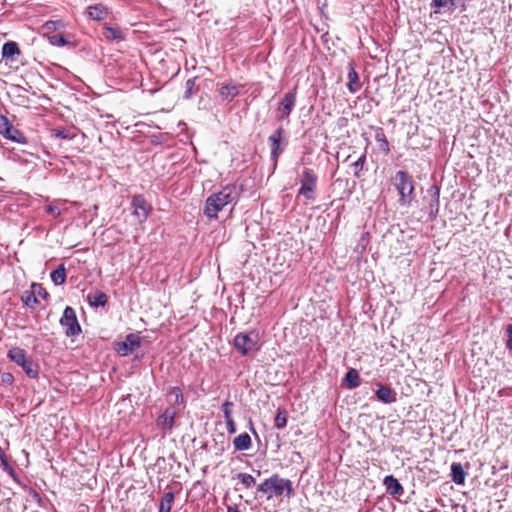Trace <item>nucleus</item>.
<instances>
[{"label": "nucleus", "instance_id": "f257e3e1", "mask_svg": "<svg viewBox=\"0 0 512 512\" xmlns=\"http://www.w3.org/2000/svg\"><path fill=\"white\" fill-rule=\"evenodd\" d=\"M239 196L240 188L235 184H228L206 199L203 214L209 219H216L218 212L229 204L235 205Z\"/></svg>", "mask_w": 512, "mask_h": 512}, {"label": "nucleus", "instance_id": "f03ea898", "mask_svg": "<svg viewBox=\"0 0 512 512\" xmlns=\"http://www.w3.org/2000/svg\"><path fill=\"white\" fill-rule=\"evenodd\" d=\"M256 493L266 495L267 500H270L283 495L290 497L294 494V488L291 480L275 473L257 486Z\"/></svg>", "mask_w": 512, "mask_h": 512}, {"label": "nucleus", "instance_id": "7ed1b4c3", "mask_svg": "<svg viewBox=\"0 0 512 512\" xmlns=\"http://www.w3.org/2000/svg\"><path fill=\"white\" fill-rule=\"evenodd\" d=\"M393 185L399 195V205L409 207L415 198L413 177L407 171L399 170L393 177Z\"/></svg>", "mask_w": 512, "mask_h": 512}, {"label": "nucleus", "instance_id": "20e7f679", "mask_svg": "<svg viewBox=\"0 0 512 512\" xmlns=\"http://www.w3.org/2000/svg\"><path fill=\"white\" fill-rule=\"evenodd\" d=\"M259 340L258 332L254 330L240 332L234 337L233 347L241 356H253L261 349Z\"/></svg>", "mask_w": 512, "mask_h": 512}, {"label": "nucleus", "instance_id": "39448f33", "mask_svg": "<svg viewBox=\"0 0 512 512\" xmlns=\"http://www.w3.org/2000/svg\"><path fill=\"white\" fill-rule=\"evenodd\" d=\"M7 358L21 367L26 376L30 379H37L39 376V365L28 356L26 350L18 346L11 347L7 352Z\"/></svg>", "mask_w": 512, "mask_h": 512}, {"label": "nucleus", "instance_id": "423d86ee", "mask_svg": "<svg viewBox=\"0 0 512 512\" xmlns=\"http://www.w3.org/2000/svg\"><path fill=\"white\" fill-rule=\"evenodd\" d=\"M318 177L312 169L305 168L302 171L300 188L298 195L303 196L307 200H315V191L317 188Z\"/></svg>", "mask_w": 512, "mask_h": 512}, {"label": "nucleus", "instance_id": "0eeeda50", "mask_svg": "<svg viewBox=\"0 0 512 512\" xmlns=\"http://www.w3.org/2000/svg\"><path fill=\"white\" fill-rule=\"evenodd\" d=\"M59 322L60 325L65 329V335L67 337L78 336L82 331L76 316V312L70 306L65 307Z\"/></svg>", "mask_w": 512, "mask_h": 512}, {"label": "nucleus", "instance_id": "6e6552de", "mask_svg": "<svg viewBox=\"0 0 512 512\" xmlns=\"http://www.w3.org/2000/svg\"><path fill=\"white\" fill-rule=\"evenodd\" d=\"M297 86L286 92L278 107L277 119L279 121L288 119L296 105Z\"/></svg>", "mask_w": 512, "mask_h": 512}, {"label": "nucleus", "instance_id": "1a4fd4ad", "mask_svg": "<svg viewBox=\"0 0 512 512\" xmlns=\"http://www.w3.org/2000/svg\"><path fill=\"white\" fill-rule=\"evenodd\" d=\"M131 207L133 208V215L140 223L145 222L152 211L151 205L141 194L132 197Z\"/></svg>", "mask_w": 512, "mask_h": 512}, {"label": "nucleus", "instance_id": "9d476101", "mask_svg": "<svg viewBox=\"0 0 512 512\" xmlns=\"http://www.w3.org/2000/svg\"><path fill=\"white\" fill-rule=\"evenodd\" d=\"M0 134L6 139L16 143L25 142L23 134L11 124L6 116L2 114H0Z\"/></svg>", "mask_w": 512, "mask_h": 512}, {"label": "nucleus", "instance_id": "9b49d317", "mask_svg": "<svg viewBox=\"0 0 512 512\" xmlns=\"http://www.w3.org/2000/svg\"><path fill=\"white\" fill-rule=\"evenodd\" d=\"M285 140V130L282 126L278 127L269 137L271 145V159L276 163L277 158L283 153L284 147L281 142Z\"/></svg>", "mask_w": 512, "mask_h": 512}, {"label": "nucleus", "instance_id": "f8f14e48", "mask_svg": "<svg viewBox=\"0 0 512 512\" xmlns=\"http://www.w3.org/2000/svg\"><path fill=\"white\" fill-rule=\"evenodd\" d=\"M427 193L429 195V203H428V215L429 220L434 221L439 213L440 208V187L436 184L432 185Z\"/></svg>", "mask_w": 512, "mask_h": 512}, {"label": "nucleus", "instance_id": "ddd939ff", "mask_svg": "<svg viewBox=\"0 0 512 512\" xmlns=\"http://www.w3.org/2000/svg\"><path fill=\"white\" fill-rule=\"evenodd\" d=\"M141 345V338L138 334L130 333L125 337L124 341L117 344V352L122 356H128L133 353L135 348Z\"/></svg>", "mask_w": 512, "mask_h": 512}, {"label": "nucleus", "instance_id": "4468645a", "mask_svg": "<svg viewBox=\"0 0 512 512\" xmlns=\"http://www.w3.org/2000/svg\"><path fill=\"white\" fill-rule=\"evenodd\" d=\"M375 396L383 404H392L397 400L396 391L382 383H376Z\"/></svg>", "mask_w": 512, "mask_h": 512}, {"label": "nucleus", "instance_id": "2eb2a0df", "mask_svg": "<svg viewBox=\"0 0 512 512\" xmlns=\"http://www.w3.org/2000/svg\"><path fill=\"white\" fill-rule=\"evenodd\" d=\"M241 87L242 85L234 83L222 84L218 88V93L222 101L231 102L236 96L239 95Z\"/></svg>", "mask_w": 512, "mask_h": 512}, {"label": "nucleus", "instance_id": "dca6fc26", "mask_svg": "<svg viewBox=\"0 0 512 512\" xmlns=\"http://www.w3.org/2000/svg\"><path fill=\"white\" fill-rule=\"evenodd\" d=\"M86 14L91 20L102 21L109 15V8L102 3L90 5L86 8Z\"/></svg>", "mask_w": 512, "mask_h": 512}, {"label": "nucleus", "instance_id": "f3484780", "mask_svg": "<svg viewBox=\"0 0 512 512\" xmlns=\"http://www.w3.org/2000/svg\"><path fill=\"white\" fill-rule=\"evenodd\" d=\"M383 484L387 492L392 496H401L404 493V488L397 478L393 475L385 476Z\"/></svg>", "mask_w": 512, "mask_h": 512}, {"label": "nucleus", "instance_id": "a211bd4d", "mask_svg": "<svg viewBox=\"0 0 512 512\" xmlns=\"http://www.w3.org/2000/svg\"><path fill=\"white\" fill-rule=\"evenodd\" d=\"M168 403L184 409L186 406V402L183 396V392L180 387L174 386L170 387L167 391Z\"/></svg>", "mask_w": 512, "mask_h": 512}, {"label": "nucleus", "instance_id": "6ab92c4d", "mask_svg": "<svg viewBox=\"0 0 512 512\" xmlns=\"http://www.w3.org/2000/svg\"><path fill=\"white\" fill-rule=\"evenodd\" d=\"M348 83H347V89L350 93L355 94L361 89V84L359 81V75L356 72L354 68V64L352 62L348 65Z\"/></svg>", "mask_w": 512, "mask_h": 512}, {"label": "nucleus", "instance_id": "aec40b11", "mask_svg": "<svg viewBox=\"0 0 512 512\" xmlns=\"http://www.w3.org/2000/svg\"><path fill=\"white\" fill-rule=\"evenodd\" d=\"M451 479L457 485H463L466 479V472L461 463L453 462L451 464Z\"/></svg>", "mask_w": 512, "mask_h": 512}, {"label": "nucleus", "instance_id": "412c9836", "mask_svg": "<svg viewBox=\"0 0 512 512\" xmlns=\"http://www.w3.org/2000/svg\"><path fill=\"white\" fill-rule=\"evenodd\" d=\"M2 58L13 61L15 56L20 54L19 46L14 41H8L2 46Z\"/></svg>", "mask_w": 512, "mask_h": 512}, {"label": "nucleus", "instance_id": "4be33fe9", "mask_svg": "<svg viewBox=\"0 0 512 512\" xmlns=\"http://www.w3.org/2000/svg\"><path fill=\"white\" fill-rule=\"evenodd\" d=\"M343 382L348 389L357 388L361 384L359 372L355 368H350L346 372Z\"/></svg>", "mask_w": 512, "mask_h": 512}, {"label": "nucleus", "instance_id": "5701e85b", "mask_svg": "<svg viewBox=\"0 0 512 512\" xmlns=\"http://www.w3.org/2000/svg\"><path fill=\"white\" fill-rule=\"evenodd\" d=\"M233 445L235 450L237 451H246L252 445L251 437L249 436L248 433L243 432L234 438Z\"/></svg>", "mask_w": 512, "mask_h": 512}, {"label": "nucleus", "instance_id": "b1692460", "mask_svg": "<svg viewBox=\"0 0 512 512\" xmlns=\"http://www.w3.org/2000/svg\"><path fill=\"white\" fill-rule=\"evenodd\" d=\"M156 425L164 433H170L175 425V420L161 413L156 419Z\"/></svg>", "mask_w": 512, "mask_h": 512}, {"label": "nucleus", "instance_id": "393cba45", "mask_svg": "<svg viewBox=\"0 0 512 512\" xmlns=\"http://www.w3.org/2000/svg\"><path fill=\"white\" fill-rule=\"evenodd\" d=\"M89 305L92 307H104L108 303V296L102 291H96L87 297Z\"/></svg>", "mask_w": 512, "mask_h": 512}, {"label": "nucleus", "instance_id": "a878e982", "mask_svg": "<svg viewBox=\"0 0 512 512\" xmlns=\"http://www.w3.org/2000/svg\"><path fill=\"white\" fill-rule=\"evenodd\" d=\"M51 281L56 286L63 285L66 282V268L64 264H60L50 273Z\"/></svg>", "mask_w": 512, "mask_h": 512}, {"label": "nucleus", "instance_id": "bb28decb", "mask_svg": "<svg viewBox=\"0 0 512 512\" xmlns=\"http://www.w3.org/2000/svg\"><path fill=\"white\" fill-rule=\"evenodd\" d=\"M456 6V0H431L430 7L435 13H440L443 9H453Z\"/></svg>", "mask_w": 512, "mask_h": 512}, {"label": "nucleus", "instance_id": "cd10ccee", "mask_svg": "<svg viewBox=\"0 0 512 512\" xmlns=\"http://www.w3.org/2000/svg\"><path fill=\"white\" fill-rule=\"evenodd\" d=\"M103 36L108 41L124 40L122 31L117 27L105 26L103 29Z\"/></svg>", "mask_w": 512, "mask_h": 512}, {"label": "nucleus", "instance_id": "c85d7f7f", "mask_svg": "<svg viewBox=\"0 0 512 512\" xmlns=\"http://www.w3.org/2000/svg\"><path fill=\"white\" fill-rule=\"evenodd\" d=\"M174 498L175 494L173 492H165L160 500L158 512H170Z\"/></svg>", "mask_w": 512, "mask_h": 512}, {"label": "nucleus", "instance_id": "c756f323", "mask_svg": "<svg viewBox=\"0 0 512 512\" xmlns=\"http://www.w3.org/2000/svg\"><path fill=\"white\" fill-rule=\"evenodd\" d=\"M197 77H193L188 79L185 82V91L183 94V98L188 100L191 99L192 96L198 91V86L196 85Z\"/></svg>", "mask_w": 512, "mask_h": 512}, {"label": "nucleus", "instance_id": "7c9ffc66", "mask_svg": "<svg viewBox=\"0 0 512 512\" xmlns=\"http://www.w3.org/2000/svg\"><path fill=\"white\" fill-rule=\"evenodd\" d=\"M51 135L55 138L72 140L76 137V134L71 129L66 128H53L51 129Z\"/></svg>", "mask_w": 512, "mask_h": 512}, {"label": "nucleus", "instance_id": "2f4dec72", "mask_svg": "<svg viewBox=\"0 0 512 512\" xmlns=\"http://www.w3.org/2000/svg\"><path fill=\"white\" fill-rule=\"evenodd\" d=\"M375 140L380 144V149L385 154L390 152V145L382 128H378L375 133Z\"/></svg>", "mask_w": 512, "mask_h": 512}, {"label": "nucleus", "instance_id": "473e14b6", "mask_svg": "<svg viewBox=\"0 0 512 512\" xmlns=\"http://www.w3.org/2000/svg\"><path fill=\"white\" fill-rule=\"evenodd\" d=\"M287 418L288 412L284 408L278 409L274 419V426L279 430L284 429L287 426Z\"/></svg>", "mask_w": 512, "mask_h": 512}, {"label": "nucleus", "instance_id": "72a5a7b5", "mask_svg": "<svg viewBox=\"0 0 512 512\" xmlns=\"http://www.w3.org/2000/svg\"><path fill=\"white\" fill-rule=\"evenodd\" d=\"M21 301L30 309H35L38 299L32 290H26L21 295Z\"/></svg>", "mask_w": 512, "mask_h": 512}, {"label": "nucleus", "instance_id": "f704fd0d", "mask_svg": "<svg viewBox=\"0 0 512 512\" xmlns=\"http://www.w3.org/2000/svg\"><path fill=\"white\" fill-rule=\"evenodd\" d=\"M366 163V152H364L355 162L351 164V167L353 168V175L356 178H359L361 175V172L364 169Z\"/></svg>", "mask_w": 512, "mask_h": 512}, {"label": "nucleus", "instance_id": "c9c22d12", "mask_svg": "<svg viewBox=\"0 0 512 512\" xmlns=\"http://www.w3.org/2000/svg\"><path fill=\"white\" fill-rule=\"evenodd\" d=\"M48 41L51 45L57 47H64L70 43L62 34L50 35L48 36Z\"/></svg>", "mask_w": 512, "mask_h": 512}, {"label": "nucleus", "instance_id": "e433bc0d", "mask_svg": "<svg viewBox=\"0 0 512 512\" xmlns=\"http://www.w3.org/2000/svg\"><path fill=\"white\" fill-rule=\"evenodd\" d=\"M236 477L245 486V488H251L256 484L255 478L248 473H238Z\"/></svg>", "mask_w": 512, "mask_h": 512}, {"label": "nucleus", "instance_id": "4c0bfd02", "mask_svg": "<svg viewBox=\"0 0 512 512\" xmlns=\"http://www.w3.org/2000/svg\"><path fill=\"white\" fill-rule=\"evenodd\" d=\"M31 290L35 293L36 298L40 297L44 300H47L49 297V293L41 284L33 283L31 285Z\"/></svg>", "mask_w": 512, "mask_h": 512}, {"label": "nucleus", "instance_id": "58836bf2", "mask_svg": "<svg viewBox=\"0 0 512 512\" xmlns=\"http://www.w3.org/2000/svg\"><path fill=\"white\" fill-rule=\"evenodd\" d=\"M233 406H234V404L231 401H225L222 404L221 410L223 412L225 420H229V419L233 418L232 417Z\"/></svg>", "mask_w": 512, "mask_h": 512}, {"label": "nucleus", "instance_id": "ea45409f", "mask_svg": "<svg viewBox=\"0 0 512 512\" xmlns=\"http://www.w3.org/2000/svg\"><path fill=\"white\" fill-rule=\"evenodd\" d=\"M183 409L176 407L169 403V405L165 408V410L162 412L166 416L172 417V419H176V416L182 411Z\"/></svg>", "mask_w": 512, "mask_h": 512}, {"label": "nucleus", "instance_id": "a19ab883", "mask_svg": "<svg viewBox=\"0 0 512 512\" xmlns=\"http://www.w3.org/2000/svg\"><path fill=\"white\" fill-rule=\"evenodd\" d=\"M14 383V376L10 372H3L0 375L1 385H12Z\"/></svg>", "mask_w": 512, "mask_h": 512}, {"label": "nucleus", "instance_id": "79ce46f5", "mask_svg": "<svg viewBox=\"0 0 512 512\" xmlns=\"http://www.w3.org/2000/svg\"><path fill=\"white\" fill-rule=\"evenodd\" d=\"M0 466L1 468L3 469V471H5L6 473L8 471H12V466L9 464L4 452L2 449H0Z\"/></svg>", "mask_w": 512, "mask_h": 512}, {"label": "nucleus", "instance_id": "37998d69", "mask_svg": "<svg viewBox=\"0 0 512 512\" xmlns=\"http://www.w3.org/2000/svg\"><path fill=\"white\" fill-rule=\"evenodd\" d=\"M505 334L507 336L505 346L509 351H512V324L506 326Z\"/></svg>", "mask_w": 512, "mask_h": 512}, {"label": "nucleus", "instance_id": "c03bdc74", "mask_svg": "<svg viewBox=\"0 0 512 512\" xmlns=\"http://www.w3.org/2000/svg\"><path fill=\"white\" fill-rule=\"evenodd\" d=\"M45 211L52 215L54 218H58L61 215V211L58 206L49 204L45 206Z\"/></svg>", "mask_w": 512, "mask_h": 512}, {"label": "nucleus", "instance_id": "a18cd8bd", "mask_svg": "<svg viewBox=\"0 0 512 512\" xmlns=\"http://www.w3.org/2000/svg\"><path fill=\"white\" fill-rule=\"evenodd\" d=\"M225 423H226V428H227V431L229 434L236 433L237 428H236V424H235L233 418H231L229 420H225Z\"/></svg>", "mask_w": 512, "mask_h": 512}, {"label": "nucleus", "instance_id": "49530a36", "mask_svg": "<svg viewBox=\"0 0 512 512\" xmlns=\"http://www.w3.org/2000/svg\"><path fill=\"white\" fill-rule=\"evenodd\" d=\"M59 24L60 23L58 21L50 20L44 24V28L48 31H56L58 29Z\"/></svg>", "mask_w": 512, "mask_h": 512}, {"label": "nucleus", "instance_id": "de8ad7c7", "mask_svg": "<svg viewBox=\"0 0 512 512\" xmlns=\"http://www.w3.org/2000/svg\"><path fill=\"white\" fill-rule=\"evenodd\" d=\"M7 473L12 477V479H13L16 483H20V479H19V477H18L17 473L15 472L14 468H12V471L10 470V471H8Z\"/></svg>", "mask_w": 512, "mask_h": 512}, {"label": "nucleus", "instance_id": "09e8293b", "mask_svg": "<svg viewBox=\"0 0 512 512\" xmlns=\"http://www.w3.org/2000/svg\"><path fill=\"white\" fill-rule=\"evenodd\" d=\"M227 512H241V511L239 510V508L236 505H234V506H228Z\"/></svg>", "mask_w": 512, "mask_h": 512}, {"label": "nucleus", "instance_id": "8fccbe9b", "mask_svg": "<svg viewBox=\"0 0 512 512\" xmlns=\"http://www.w3.org/2000/svg\"><path fill=\"white\" fill-rule=\"evenodd\" d=\"M250 430L255 435V437L258 438V434H257V432H256V430H255V428L253 426L252 421H250Z\"/></svg>", "mask_w": 512, "mask_h": 512}]
</instances>
